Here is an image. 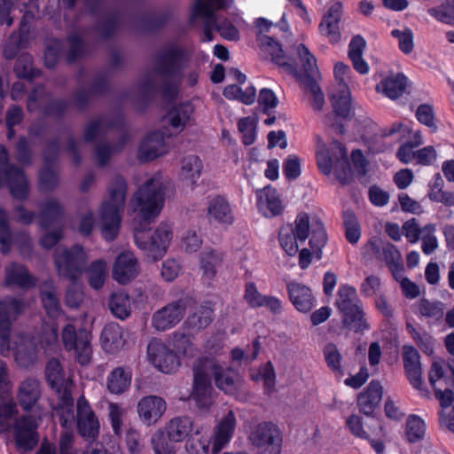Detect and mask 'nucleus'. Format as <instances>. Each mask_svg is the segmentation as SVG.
<instances>
[{"mask_svg":"<svg viewBox=\"0 0 454 454\" xmlns=\"http://www.w3.org/2000/svg\"><path fill=\"white\" fill-rule=\"evenodd\" d=\"M131 383V371L127 367L118 366L107 376L106 387L110 393L121 395L125 392Z\"/></svg>","mask_w":454,"mask_h":454,"instance_id":"nucleus-42","label":"nucleus"},{"mask_svg":"<svg viewBox=\"0 0 454 454\" xmlns=\"http://www.w3.org/2000/svg\"><path fill=\"white\" fill-rule=\"evenodd\" d=\"M65 43L59 39H51L47 43L44 51V63L49 68L57 65L59 59L65 51Z\"/></svg>","mask_w":454,"mask_h":454,"instance_id":"nucleus-59","label":"nucleus"},{"mask_svg":"<svg viewBox=\"0 0 454 454\" xmlns=\"http://www.w3.org/2000/svg\"><path fill=\"white\" fill-rule=\"evenodd\" d=\"M211 361L197 359L192 366V385L189 400L192 401L200 411H207L214 403V388L209 373L214 371Z\"/></svg>","mask_w":454,"mask_h":454,"instance_id":"nucleus-5","label":"nucleus"},{"mask_svg":"<svg viewBox=\"0 0 454 454\" xmlns=\"http://www.w3.org/2000/svg\"><path fill=\"white\" fill-rule=\"evenodd\" d=\"M63 213V206L57 199L46 200L40 205V225L48 229L62 218Z\"/></svg>","mask_w":454,"mask_h":454,"instance_id":"nucleus-41","label":"nucleus"},{"mask_svg":"<svg viewBox=\"0 0 454 454\" xmlns=\"http://www.w3.org/2000/svg\"><path fill=\"white\" fill-rule=\"evenodd\" d=\"M336 306L343 315V324L355 332L367 328L364 312L356 289L349 286H340L338 290Z\"/></svg>","mask_w":454,"mask_h":454,"instance_id":"nucleus-7","label":"nucleus"},{"mask_svg":"<svg viewBox=\"0 0 454 454\" xmlns=\"http://www.w3.org/2000/svg\"><path fill=\"white\" fill-rule=\"evenodd\" d=\"M63 4L67 8L74 6L76 0H62ZM86 10L99 17L96 24L97 33L104 39L113 36L119 26V15L116 12L103 14V0H83Z\"/></svg>","mask_w":454,"mask_h":454,"instance_id":"nucleus-16","label":"nucleus"},{"mask_svg":"<svg viewBox=\"0 0 454 454\" xmlns=\"http://www.w3.org/2000/svg\"><path fill=\"white\" fill-rule=\"evenodd\" d=\"M28 27L24 19L20 21L19 33L13 32L4 46V56L7 59H14L27 41Z\"/></svg>","mask_w":454,"mask_h":454,"instance_id":"nucleus-47","label":"nucleus"},{"mask_svg":"<svg viewBox=\"0 0 454 454\" xmlns=\"http://www.w3.org/2000/svg\"><path fill=\"white\" fill-rule=\"evenodd\" d=\"M121 124V120L108 115H99L90 119L84 126L82 141H77L69 137L67 141L66 151L72 156L74 165L81 163L80 149L83 143L94 141L97 137L106 135L110 129Z\"/></svg>","mask_w":454,"mask_h":454,"instance_id":"nucleus-6","label":"nucleus"},{"mask_svg":"<svg viewBox=\"0 0 454 454\" xmlns=\"http://www.w3.org/2000/svg\"><path fill=\"white\" fill-rule=\"evenodd\" d=\"M249 440L259 449L267 450L269 447L278 449L282 437L278 427L271 422L258 424L252 430Z\"/></svg>","mask_w":454,"mask_h":454,"instance_id":"nucleus-23","label":"nucleus"},{"mask_svg":"<svg viewBox=\"0 0 454 454\" xmlns=\"http://www.w3.org/2000/svg\"><path fill=\"white\" fill-rule=\"evenodd\" d=\"M188 301L181 298L157 310L152 319L153 327L158 331H166L176 325L184 317Z\"/></svg>","mask_w":454,"mask_h":454,"instance_id":"nucleus-20","label":"nucleus"},{"mask_svg":"<svg viewBox=\"0 0 454 454\" xmlns=\"http://www.w3.org/2000/svg\"><path fill=\"white\" fill-rule=\"evenodd\" d=\"M199 360L211 361L214 364V371L209 373V379H215L216 387L228 395H234L239 387V377L230 369L220 366L212 357H200Z\"/></svg>","mask_w":454,"mask_h":454,"instance_id":"nucleus-29","label":"nucleus"},{"mask_svg":"<svg viewBox=\"0 0 454 454\" xmlns=\"http://www.w3.org/2000/svg\"><path fill=\"white\" fill-rule=\"evenodd\" d=\"M286 289L291 302L298 311L306 313L312 309L314 298L308 286L298 282H290Z\"/></svg>","mask_w":454,"mask_h":454,"instance_id":"nucleus-34","label":"nucleus"},{"mask_svg":"<svg viewBox=\"0 0 454 454\" xmlns=\"http://www.w3.org/2000/svg\"><path fill=\"white\" fill-rule=\"evenodd\" d=\"M192 106L190 104H180L172 107L164 117V121L168 123L176 132H181L192 119Z\"/></svg>","mask_w":454,"mask_h":454,"instance_id":"nucleus-39","label":"nucleus"},{"mask_svg":"<svg viewBox=\"0 0 454 454\" xmlns=\"http://www.w3.org/2000/svg\"><path fill=\"white\" fill-rule=\"evenodd\" d=\"M294 224V227L292 224L282 226L278 233L279 244L290 256H294L298 253V241L304 242L309 237L310 231L309 215L306 213H300L296 216Z\"/></svg>","mask_w":454,"mask_h":454,"instance_id":"nucleus-14","label":"nucleus"},{"mask_svg":"<svg viewBox=\"0 0 454 454\" xmlns=\"http://www.w3.org/2000/svg\"><path fill=\"white\" fill-rule=\"evenodd\" d=\"M75 425L78 434L83 438L94 440L98 437L99 420L83 395L77 400Z\"/></svg>","mask_w":454,"mask_h":454,"instance_id":"nucleus-19","label":"nucleus"},{"mask_svg":"<svg viewBox=\"0 0 454 454\" xmlns=\"http://www.w3.org/2000/svg\"><path fill=\"white\" fill-rule=\"evenodd\" d=\"M108 199L102 202L99 208L101 234L107 241L114 240L119 232L121 213L124 210L127 194L126 180L114 176L108 184Z\"/></svg>","mask_w":454,"mask_h":454,"instance_id":"nucleus-2","label":"nucleus"},{"mask_svg":"<svg viewBox=\"0 0 454 454\" xmlns=\"http://www.w3.org/2000/svg\"><path fill=\"white\" fill-rule=\"evenodd\" d=\"M297 55L301 63L302 70L304 72V78L312 77L318 73L317 67L316 58L310 53L309 49L302 43L297 46Z\"/></svg>","mask_w":454,"mask_h":454,"instance_id":"nucleus-57","label":"nucleus"},{"mask_svg":"<svg viewBox=\"0 0 454 454\" xmlns=\"http://www.w3.org/2000/svg\"><path fill=\"white\" fill-rule=\"evenodd\" d=\"M317 163L319 170L329 175L332 171L335 177L342 184H348L352 178V170L348 159L345 146L339 141L333 140L330 150L321 138H317L316 151Z\"/></svg>","mask_w":454,"mask_h":454,"instance_id":"nucleus-4","label":"nucleus"},{"mask_svg":"<svg viewBox=\"0 0 454 454\" xmlns=\"http://www.w3.org/2000/svg\"><path fill=\"white\" fill-rule=\"evenodd\" d=\"M342 12V3L339 0L333 1L318 26L320 34L325 36L331 43H337L340 41L339 23Z\"/></svg>","mask_w":454,"mask_h":454,"instance_id":"nucleus-22","label":"nucleus"},{"mask_svg":"<svg viewBox=\"0 0 454 454\" xmlns=\"http://www.w3.org/2000/svg\"><path fill=\"white\" fill-rule=\"evenodd\" d=\"M106 262L103 259L92 262L84 272L87 274L88 283L90 286L95 290L100 289L106 279Z\"/></svg>","mask_w":454,"mask_h":454,"instance_id":"nucleus-50","label":"nucleus"},{"mask_svg":"<svg viewBox=\"0 0 454 454\" xmlns=\"http://www.w3.org/2000/svg\"><path fill=\"white\" fill-rule=\"evenodd\" d=\"M59 402L54 408V416L59 419L60 426L66 430H73L76 415L74 412V399L71 392L58 395Z\"/></svg>","mask_w":454,"mask_h":454,"instance_id":"nucleus-33","label":"nucleus"},{"mask_svg":"<svg viewBox=\"0 0 454 454\" xmlns=\"http://www.w3.org/2000/svg\"><path fill=\"white\" fill-rule=\"evenodd\" d=\"M14 72L18 77L28 80L40 75V71L33 68L32 57L29 54H21L17 59Z\"/></svg>","mask_w":454,"mask_h":454,"instance_id":"nucleus-58","label":"nucleus"},{"mask_svg":"<svg viewBox=\"0 0 454 454\" xmlns=\"http://www.w3.org/2000/svg\"><path fill=\"white\" fill-rule=\"evenodd\" d=\"M193 431V421L188 416L176 417L170 419L166 427L168 439L180 442L189 437Z\"/></svg>","mask_w":454,"mask_h":454,"instance_id":"nucleus-38","label":"nucleus"},{"mask_svg":"<svg viewBox=\"0 0 454 454\" xmlns=\"http://www.w3.org/2000/svg\"><path fill=\"white\" fill-rule=\"evenodd\" d=\"M435 225L429 223L421 229V249L425 254H431L438 247Z\"/></svg>","mask_w":454,"mask_h":454,"instance_id":"nucleus-61","label":"nucleus"},{"mask_svg":"<svg viewBox=\"0 0 454 454\" xmlns=\"http://www.w3.org/2000/svg\"><path fill=\"white\" fill-rule=\"evenodd\" d=\"M258 197L261 206H265L269 211V214L265 213L267 216H275L282 212L281 200L274 189L266 187L260 192Z\"/></svg>","mask_w":454,"mask_h":454,"instance_id":"nucleus-54","label":"nucleus"},{"mask_svg":"<svg viewBox=\"0 0 454 454\" xmlns=\"http://www.w3.org/2000/svg\"><path fill=\"white\" fill-rule=\"evenodd\" d=\"M5 283L8 286L28 289L35 286L36 278L23 265L11 263L5 268Z\"/></svg>","mask_w":454,"mask_h":454,"instance_id":"nucleus-37","label":"nucleus"},{"mask_svg":"<svg viewBox=\"0 0 454 454\" xmlns=\"http://www.w3.org/2000/svg\"><path fill=\"white\" fill-rule=\"evenodd\" d=\"M165 189L160 179L150 178L134 193L130 203L134 210L138 212L134 219L135 225L138 223H151L160 215L164 204Z\"/></svg>","mask_w":454,"mask_h":454,"instance_id":"nucleus-3","label":"nucleus"},{"mask_svg":"<svg viewBox=\"0 0 454 454\" xmlns=\"http://www.w3.org/2000/svg\"><path fill=\"white\" fill-rule=\"evenodd\" d=\"M168 435L162 431L155 432L151 437V444L154 454H176L174 447L169 443Z\"/></svg>","mask_w":454,"mask_h":454,"instance_id":"nucleus-64","label":"nucleus"},{"mask_svg":"<svg viewBox=\"0 0 454 454\" xmlns=\"http://www.w3.org/2000/svg\"><path fill=\"white\" fill-rule=\"evenodd\" d=\"M11 352L18 364L28 367L34 364L37 359L36 345L28 335L17 333L10 338Z\"/></svg>","mask_w":454,"mask_h":454,"instance_id":"nucleus-21","label":"nucleus"},{"mask_svg":"<svg viewBox=\"0 0 454 454\" xmlns=\"http://www.w3.org/2000/svg\"><path fill=\"white\" fill-rule=\"evenodd\" d=\"M62 342L67 351H73L82 365L90 364L92 357L91 335L86 330L76 331L73 325H67L62 330Z\"/></svg>","mask_w":454,"mask_h":454,"instance_id":"nucleus-13","label":"nucleus"},{"mask_svg":"<svg viewBox=\"0 0 454 454\" xmlns=\"http://www.w3.org/2000/svg\"><path fill=\"white\" fill-rule=\"evenodd\" d=\"M24 309V303L16 298L5 297L0 301V352L8 356L11 351L10 333L12 320Z\"/></svg>","mask_w":454,"mask_h":454,"instance_id":"nucleus-15","label":"nucleus"},{"mask_svg":"<svg viewBox=\"0 0 454 454\" xmlns=\"http://www.w3.org/2000/svg\"><path fill=\"white\" fill-rule=\"evenodd\" d=\"M424 143L423 137L419 131L412 133L411 140L400 145L396 157L403 164H409L416 160L415 148L419 147Z\"/></svg>","mask_w":454,"mask_h":454,"instance_id":"nucleus-51","label":"nucleus"},{"mask_svg":"<svg viewBox=\"0 0 454 454\" xmlns=\"http://www.w3.org/2000/svg\"><path fill=\"white\" fill-rule=\"evenodd\" d=\"M147 356L150 362L164 373H172L181 365L176 352L159 340H152L149 342Z\"/></svg>","mask_w":454,"mask_h":454,"instance_id":"nucleus-18","label":"nucleus"},{"mask_svg":"<svg viewBox=\"0 0 454 454\" xmlns=\"http://www.w3.org/2000/svg\"><path fill=\"white\" fill-rule=\"evenodd\" d=\"M256 90L254 86L247 87L243 90L236 84H231L223 90V96L229 99H237L246 105H251L255 100Z\"/></svg>","mask_w":454,"mask_h":454,"instance_id":"nucleus-56","label":"nucleus"},{"mask_svg":"<svg viewBox=\"0 0 454 454\" xmlns=\"http://www.w3.org/2000/svg\"><path fill=\"white\" fill-rule=\"evenodd\" d=\"M258 40L261 48L270 56L272 62L282 67L286 72L298 76L299 73L296 66L287 61V57L284 54L279 43L265 35H261Z\"/></svg>","mask_w":454,"mask_h":454,"instance_id":"nucleus-30","label":"nucleus"},{"mask_svg":"<svg viewBox=\"0 0 454 454\" xmlns=\"http://www.w3.org/2000/svg\"><path fill=\"white\" fill-rule=\"evenodd\" d=\"M8 186L12 196L25 200L28 195V182L20 168L8 162V153L0 148V187Z\"/></svg>","mask_w":454,"mask_h":454,"instance_id":"nucleus-11","label":"nucleus"},{"mask_svg":"<svg viewBox=\"0 0 454 454\" xmlns=\"http://www.w3.org/2000/svg\"><path fill=\"white\" fill-rule=\"evenodd\" d=\"M108 86V77L106 73L98 74L92 82L91 90L83 88L77 89L73 93V102L79 109H84L90 101L91 94H101Z\"/></svg>","mask_w":454,"mask_h":454,"instance_id":"nucleus-36","label":"nucleus"},{"mask_svg":"<svg viewBox=\"0 0 454 454\" xmlns=\"http://www.w3.org/2000/svg\"><path fill=\"white\" fill-rule=\"evenodd\" d=\"M327 236L323 223L317 220L312 224L311 237L309 244L311 249L317 254V258L321 257L322 248L325 246Z\"/></svg>","mask_w":454,"mask_h":454,"instance_id":"nucleus-60","label":"nucleus"},{"mask_svg":"<svg viewBox=\"0 0 454 454\" xmlns=\"http://www.w3.org/2000/svg\"><path fill=\"white\" fill-rule=\"evenodd\" d=\"M122 335V329L118 324H107L103 328L100 336L103 348L109 353L116 352L124 344Z\"/></svg>","mask_w":454,"mask_h":454,"instance_id":"nucleus-44","label":"nucleus"},{"mask_svg":"<svg viewBox=\"0 0 454 454\" xmlns=\"http://www.w3.org/2000/svg\"><path fill=\"white\" fill-rule=\"evenodd\" d=\"M40 417L22 415L11 425L10 443L20 454H26L35 449L40 441L38 433Z\"/></svg>","mask_w":454,"mask_h":454,"instance_id":"nucleus-8","label":"nucleus"},{"mask_svg":"<svg viewBox=\"0 0 454 454\" xmlns=\"http://www.w3.org/2000/svg\"><path fill=\"white\" fill-rule=\"evenodd\" d=\"M206 216L210 223L230 225L234 221L229 202L221 196H215L209 200Z\"/></svg>","mask_w":454,"mask_h":454,"instance_id":"nucleus-31","label":"nucleus"},{"mask_svg":"<svg viewBox=\"0 0 454 454\" xmlns=\"http://www.w3.org/2000/svg\"><path fill=\"white\" fill-rule=\"evenodd\" d=\"M426 423L418 415L412 414L407 418L405 434L410 442L421 441L426 434Z\"/></svg>","mask_w":454,"mask_h":454,"instance_id":"nucleus-55","label":"nucleus"},{"mask_svg":"<svg viewBox=\"0 0 454 454\" xmlns=\"http://www.w3.org/2000/svg\"><path fill=\"white\" fill-rule=\"evenodd\" d=\"M233 0H195L192 9L191 22L193 24L200 20L203 25L202 41L213 40V30H215V12L229 8Z\"/></svg>","mask_w":454,"mask_h":454,"instance_id":"nucleus-12","label":"nucleus"},{"mask_svg":"<svg viewBox=\"0 0 454 454\" xmlns=\"http://www.w3.org/2000/svg\"><path fill=\"white\" fill-rule=\"evenodd\" d=\"M213 309L209 305H201L187 317L185 325L189 330L198 332L208 326L213 321Z\"/></svg>","mask_w":454,"mask_h":454,"instance_id":"nucleus-49","label":"nucleus"},{"mask_svg":"<svg viewBox=\"0 0 454 454\" xmlns=\"http://www.w3.org/2000/svg\"><path fill=\"white\" fill-rule=\"evenodd\" d=\"M222 262L223 254L220 251L212 247H205L200 254V268L203 270V277L208 281L212 280Z\"/></svg>","mask_w":454,"mask_h":454,"instance_id":"nucleus-45","label":"nucleus"},{"mask_svg":"<svg viewBox=\"0 0 454 454\" xmlns=\"http://www.w3.org/2000/svg\"><path fill=\"white\" fill-rule=\"evenodd\" d=\"M167 152L165 135L161 131L148 133L142 140L137 156L140 160L150 161Z\"/></svg>","mask_w":454,"mask_h":454,"instance_id":"nucleus-27","label":"nucleus"},{"mask_svg":"<svg viewBox=\"0 0 454 454\" xmlns=\"http://www.w3.org/2000/svg\"><path fill=\"white\" fill-rule=\"evenodd\" d=\"M236 425L235 414L232 411H229L215 427L212 440L213 454H218L227 446L234 434Z\"/></svg>","mask_w":454,"mask_h":454,"instance_id":"nucleus-26","label":"nucleus"},{"mask_svg":"<svg viewBox=\"0 0 454 454\" xmlns=\"http://www.w3.org/2000/svg\"><path fill=\"white\" fill-rule=\"evenodd\" d=\"M41 396L40 382L32 378L23 380L18 390L19 405L26 411L32 410Z\"/></svg>","mask_w":454,"mask_h":454,"instance_id":"nucleus-35","label":"nucleus"},{"mask_svg":"<svg viewBox=\"0 0 454 454\" xmlns=\"http://www.w3.org/2000/svg\"><path fill=\"white\" fill-rule=\"evenodd\" d=\"M366 48V41L357 35L352 37L348 44V56L353 64V67L360 74L368 72L367 63L363 59V52Z\"/></svg>","mask_w":454,"mask_h":454,"instance_id":"nucleus-46","label":"nucleus"},{"mask_svg":"<svg viewBox=\"0 0 454 454\" xmlns=\"http://www.w3.org/2000/svg\"><path fill=\"white\" fill-rule=\"evenodd\" d=\"M51 98V94L46 91L43 85H36L27 98V108L29 112L40 111L43 114Z\"/></svg>","mask_w":454,"mask_h":454,"instance_id":"nucleus-53","label":"nucleus"},{"mask_svg":"<svg viewBox=\"0 0 454 454\" xmlns=\"http://www.w3.org/2000/svg\"><path fill=\"white\" fill-rule=\"evenodd\" d=\"M88 254L80 245L70 248L58 247L54 252V264L58 275L70 280H76L85 271Z\"/></svg>","mask_w":454,"mask_h":454,"instance_id":"nucleus-9","label":"nucleus"},{"mask_svg":"<svg viewBox=\"0 0 454 454\" xmlns=\"http://www.w3.org/2000/svg\"><path fill=\"white\" fill-rule=\"evenodd\" d=\"M329 97L333 111L339 117L347 119L351 116L350 92L347 84L332 90Z\"/></svg>","mask_w":454,"mask_h":454,"instance_id":"nucleus-40","label":"nucleus"},{"mask_svg":"<svg viewBox=\"0 0 454 454\" xmlns=\"http://www.w3.org/2000/svg\"><path fill=\"white\" fill-rule=\"evenodd\" d=\"M202 170V161L194 154L183 158L181 161L180 176L188 185L193 186L200 178Z\"/></svg>","mask_w":454,"mask_h":454,"instance_id":"nucleus-48","label":"nucleus"},{"mask_svg":"<svg viewBox=\"0 0 454 454\" xmlns=\"http://www.w3.org/2000/svg\"><path fill=\"white\" fill-rule=\"evenodd\" d=\"M47 382L56 394L61 395L71 392L73 381L66 376L63 367L57 358L48 361L45 368Z\"/></svg>","mask_w":454,"mask_h":454,"instance_id":"nucleus-28","label":"nucleus"},{"mask_svg":"<svg viewBox=\"0 0 454 454\" xmlns=\"http://www.w3.org/2000/svg\"><path fill=\"white\" fill-rule=\"evenodd\" d=\"M150 223H138L134 226V239L137 246L157 258L161 256L168 247L172 239L171 227L167 223H160L151 235L146 231Z\"/></svg>","mask_w":454,"mask_h":454,"instance_id":"nucleus-10","label":"nucleus"},{"mask_svg":"<svg viewBox=\"0 0 454 454\" xmlns=\"http://www.w3.org/2000/svg\"><path fill=\"white\" fill-rule=\"evenodd\" d=\"M128 140L127 135H122L121 138L114 144L110 145L106 141H99L94 146V157L98 166H106L111 157L120 153Z\"/></svg>","mask_w":454,"mask_h":454,"instance_id":"nucleus-43","label":"nucleus"},{"mask_svg":"<svg viewBox=\"0 0 454 454\" xmlns=\"http://www.w3.org/2000/svg\"><path fill=\"white\" fill-rule=\"evenodd\" d=\"M190 57L189 51L179 44L169 43L160 48L153 56L152 67L137 78L135 84L137 94L145 100L159 93L166 99L174 98Z\"/></svg>","mask_w":454,"mask_h":454,"instance_id":"nucleus-1","label":"nucleus"},{"mask_svg":"<svg viewBox=\"0 0 454 454\" xmlns=\"http://www.w3.org/2000/svg\"><path fill=\"white\" fill-rule=\"evenodd\" d=\"M46 164L39 172V188L42 191H52L59 185V176Z\"/></svg>","mask_w":454,"mask_h":454,"instance_id":"nucleus-63","label":"nucleus"},{"mask_svg":"<svg viewBox=\"0 0 454 454\" xmlns=\"http://www.w3.org/2000/svg\"><path fill=\"white\" fill-rule=\"evenodd\" d=\"M378 93L395 100L403 96L408 88V79L403 73H394L388 69L376 72L374 75Z\"/></svg>","mask_w":454,"mask_h":454,"instance_id":"nucleus-17","label":"nucleus"},{"mask_svg":"<svg viewBox=\"0 0 454 454\" xmlns=\"http://www.w3.org/2000/svg\"><path fill=\"white\" fill-rule=\"evenodd\" d=\"M39 291L45 312L49 317L57 318L61 314V307L54 281L51 278L43 281L39 286Z\"/></svg>","mask_w":454,"mask_h":454,"instance_id":"nucleus-32","label":"nucleus"},{"mask_svg":"<svg viewBox=\"0 0 454 454\" xmlns=\"http://www.w3.org/2000/svg\"><path fill=\"white\" fill-rule=\"evenodd\" d=\"M166 411V402L157 395L143 397L137 403L140 420L146 426L156 423Z\"/></svg>","mask_w":454,"mask_h":454,"instance_id":"nucleus-25","label":"nucleus"},{"mask_svg":"<svg viewBox=\"0 0 454 454\" xmlns=\"http://www.w3.org/2000/svg\"><path fill=\"white\" fill-rule=\"evenodd\" d=\"M138 272V262L132 252H122L116 257L113 267V278L118 283L125 285L130 282Z\"/></svg>","mask_w":454,"mask_h":454,"instance_id":"nucleus-24","label":"nucleus"},{"mask_svg":"<svg viewBox=\"0 0 454 454\" xmlns=\"http://www.w3.org/2000/svg\"><path fill=\"white\" fill-rule=\"evenodd\" d=\"M108 307L112 314L123 320L127 318L131 312L129 297L125 293H114L108 301Z\"/></svg>","mask_w":454,"mask_h":454,"instance_id":"nucleus-52","label":"nucleus"},{"mask_svg":"<svg viewBox=\"0 0 454 454\" xmlns=\"http://www.w3.org/2000/svg\"><path fill=\"white\" fill-rule=\"evenodd\" d=\"M305 90L312 95L311 106L315 111H321L325 105L324 94L315 78L309 77L302 81Z\"/></svg>","mask_w":454,"mask_h":454,"instance_id":"nucleus-62","label":"nucleus"}]
</instances>
